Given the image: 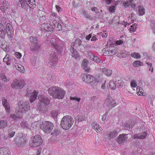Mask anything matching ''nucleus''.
<instances>
[{
    "instance_id": "obj_21",
    "label": "nucleus",
    "mask_w": 155,
    "mask_h": 155,
    "mask_svg": "<svg viewBox=\"0 0 155 155\" xmlns=\"http://www.w3.org/2000/svg\"><path fill=\"white\" fill-rule=\"evenodd\" d=\"M38 94V92L36 91H34L31 94L30 97V102L32 103L36 99Z\"/></svg>"
},
{
    "instance_id": "obj_24",
    "label": "nucleus",
    "mask_w": 155,
    "mask_h": 155,
    "mask_svg": "<svg viewBox=\"0 0 155 155\" xmlns=\"http://www.w3.org/2000/svg\"><path fill=\"white\" fill-rule=\"evenodd\" d=\"M14 66L17 70L20 72H23L24 71V68L21 64H14Z\"/></svg>"
},
{
    "instance_id": "obj_17",
    "label": "nucleus",
    "mask_w": 155,
    "mask_h": 155,
    "mask_svg": "<svg viewBox=\"0 0 155 155\" xmlns=\"http://www.w3.org/2000/svg\"><path fill=\"white\" fill-rule=\"evenodd\" d=\"M9 7L8 2L6 1H3L0 7V9L1 11L4 12Z\"/></svg>"
},
{
    "instance_id": "obj_15",
    "label": "nucleus",
    "mask_w": 155,
    "mask_h": 155,
    "mask_svg": "<svg viewBox=\"0 0 155 155\" xmlns=\"http://www.w3.org/2000/svg\"><path fill=\"white\" fill-rule=\"evenodd\" d=\"M2 104L5 109L7 112H9L10 108L9 104L7 102L6 99L5 98H3L2 99Z\"/></svg>"
},
{
    "instance_id": "obj_33",
    "label": "nucleus",
    "mask_w": 155,
    "mask_h": 155,
    "mask_svg": "<svg viewBox=\"0 0 155 155\" xmlns=\"http://www.w3.org/2000/svg\"><path fill=\"white\" fill-rule=\"evenodd\" d=\"M85 117L83 115H79L75 117V119L76 121H81L84 120Z\"/></svg>"
},
{
    "instance_id": "obj_41",
    "label": "nucleus",
    "mask_w": 155,
    "mask_h": 155,
    "mask_svg": "<svg viewBox=\"0 0 155 155\" xmlns=\"http://www.w3.org/2000/svg\"><path fill=\"white\" fill-rule=\"evenodd\" d=\"M30 39L31 43H37L38 42V40L36 37L32 36L30 38Z\"/></svg>"
},
{
    "instance_id": "obj_18",
    "label": "nucleus",
    "mask_w": 155,
    "mask_h": 155,
    "mask_svg": "<svg viewBox=\"0 0 155 155\" xmlns=\"http://www.w3.org/2000/svg\"><path fill=\"white\" fill-rule=\"evenodd\" d=\"M70 51L72 53V56L75 58L79 57V55L77 51L72 46H71L70 48Z\"/></svg>"
},
{
    "instance_id": "obj_61",
    "label": "nucleus",
    "mask_w": 155,
    "mask_h": 155,
    "mask_svg": "<svg viewBox=\"0 0 155 155\" xmlns=\"http://www.w3.org/2000/svg\"><path fill=\"white\" fill-rule=\"evenodd\" d=\"M107 116V114H104L102 117V120L104 121L106 119V117Z\"/></svg>"
},
{
    "instance_id": "obj_55",
    "label": "nucleus",
    "mask_w": 155,
    "mask_h": 155,
    "mask_svg": "<svg viewBox=\"0 0 155 155\" xmlns=\"http://www.w3.org/2000/svg\"><path fill=\"white\" fill-rule=\"evenodd\" d=\"M115 8L114 6H112L110 7L109 8V11L110 12H113L115 10Z\"/></svg>"
},
{
    "instance_id": "obj_2",
    "label": "nucleus",
    "mask_w": 155,
    "mask_h": 155,
    "mask_svg": "<svg viewBox=\"0 0 155 155\" xmlns=\"http://www.w3.org/2000/svg\"><path fill=\"white\" fill-rule=\"evenodd\" d=\"M15 112L19 115L25 113L30 109V104L27 101H20L18 103Z\"/></svg>"
},
{
    "instance_id": "obj_4",
    "label": "nucleus",
    "mask_w": 155,
    "mask_h": 155,
    "mask_svg": "<svg viewBox=\"0 0 155 155\" xmlns=\"http://www.w3.org/2000/svg\"><path fill=\"white\" fill-rule=\"evenodd\" d=\"M38 99L39 100L38 106L39 110L44 112L46 110V106L50 103V98L46 96L41 95L39 96Z\"/></svg>"
},
{
    "instance_id": "obj_49",
    "label": "nucleus",
    "mask_w": 155,
    "mask_h": 155,
    "mask_svg": "<svg viewBox=\"0 0 155 155\" xmlns=\"http://www.w3.org/2000/svg\"><path fill=\"white\" fill-rule=\"evenodd\" d=\"M93 61H95L97 63L100 62H101V60L99 58H98L97 56H95V55L94 57Z\"/></svg>"
},
{
    "instance_id": "obj_13",
    "label": "nucleus",
    "mask_w": 155,
    "mask_h": 155,
    "mask_svg": "<svg viewBox=\"0 0 155 155\" xmlns=\"http://www.w3.org/2000/svg\"><path fill=\"white\" fill-rule=\"evenodd\" d=\"M91 126L92 128L97 133L99 134L101 133L102 129L96 122L93 123Z\"/></svg>"
},
{
    "instance_id": "obj_46",
    "label": "nucleus",
    "mask_w": 155,
    "mask_h": 155,
    "mask_svg": "<svg viewBox=\"0 0 155 155\" xmlns=\"http://www.w3.org/2000/svg\"><path fill=\"white\" fill-rule=\"evenodd\" d=\"M131 4L127 1H125L123 4V5L124 8H127L130 6Z\"/></svg>"
},
{
    "instance_id": "obj_37",
    "label": "nucleus",
    "mask_w": 155,
    "mask_h": 155,
    "mask_svg": "<svg viewBox=\"0 0 155 155\" xmlns=\"http://www.w3.org/2000/svg\"><path fill=\"white\" fill-rule=\"evenodd\" d=\"M139 11L140 14L141 15L144 14V9L142 6L140 5L139 6Z\"/></svg>"
},
{
    "instance_id": "obj_8",
    "label": "nucleus",
    "mask_w": 155,
    "mask_h": 155,
    "mask_svg": "<svg viewBox=\"0 0 155 155\" xmlns=\"http://www.w3.org/2000/svg\"><path fill=\"white\" fill-rule=\"evenodd\" d=\"M82 80L87 83H90L95 80V78L90 75H82Z\"/></svg>"
},
{
    "instance_id": "obj_27",
    "label": "nucleus",
    "mask_w": 155,
    "mask_h": 155,
    "mask_svg": "<svg viewBox=\"0 0 155 155\" xmlns=\"http://www.w3.org/2000/svg\"><path fill=\"white\" fill-rule=\"evenodd\" d=\"M0 78L1 80L4 82L5 83H7L9 81V79H7L5 75V74L2 73L0 74Z\"/></svg>"
},
{
    "instance_id": "obj_38",
    "label": "nucleus",
    "mask_w": 155,
    "mask_h": 155,
    "mask_svg": "<svg viewBox=\"0 0 155 155\" xmlns=\"http://www.w3.org/2000/svg\"><path fill=\"white\" fill-rule=\"evenodd\" d=\"M109 84L110 87L111 89L114 90L116 88V85L114 81H111Z\"/></svg>"
},
{
    "instance_id": "obj_50",
    "label": "nucleus",
    "mask_w": 155,
    "mask_h": 155,
    "mask_svg": "<svg viewBox=\"0 0 155 155\" xmlns=\"http://www.w3.org/2000/svg\"><path fill=\"white\" fill-rule=\"evenodd\" d=\"M0 31L1 32V33L0 34V37L2 38H3L5 37L6 34V32L5 31H4V30L1 31Z\"/></svg>"
},
{
    "instance_id": "obj_25",
    "label": "nucleus",
    "mask_w": 155,
    "mask_h": 155,
    "mask_svg": "<svg viewBox=\"0 0 155 155\" xmlns=\"http://www.w3.org/2000/svg\"><path fill=\"white\" fill-rule=\"evenodd\" d=\"M18 89L22 88L25 85V81L23 79L17 80Z\"/></svg>"
},
{
    "instance_id": "obj_29",
    "label": "nucleus",
    "mask_w": 155,
    "mask_h": 155,
    "mask_svg": "<svg viewBox=\"0 0 155 155\" xmlns=\"http://www.w3.org/2000/svg\"><path fill=\"white\" fill-rule=\"evenodd\" d=\"M28 5L31 8H33L35 7L36 5L34 0H30L28 1Z\"/></svg>"
},
{
    "instance_id": "obj_6",
    "label": "nucleus",
    "mask_w": 155,
    "mask_h": 155,
    "mask_svg": "<svg viewBox=\"0 0 155 155\" xmlns=\"http://www.w3.org/2000/svg\"><path fill=\"white\" fill-rule=\"evenodd\" d=\"M42 140L41 136L38 135H36L33 138L32 140L30 141L29 145L32 147H36L39 146L42 144Z\"/></svg>"
},
{
    "instance_id": "obj_40",
    "label": "nucleus",
    "mask_w": 155,
    "mask_h": 155,
    "mask_svg": "<svg viewBox=\"0 0 155 155\" xmlns=\"http://www.w3.org/2000/svg\"><path fill=\"white\" fill-rule=\"evenodd\" d=\"M10 117L15 120H17L21 118L22 116H17L14 114H11L10 115Z\"/></svg>"
},
{
    "instance_id": "obj_60",
    "label": "nucleus",
    "mask_w": 155,
    "mask_h": 155,
    "mask_svg": "<svg viewBox=\"0 0 155 155\" xmlns=\"http://www.w3.org/2000/svg\"><path fill=\"white\" fill-rule=\"evenodd\" d=\"M117 105V103L114 102H114L113 103H112V104L110 105V107L111 108L113 107H114L116 106Z\"/></svg>"
},
{
    "instance_id": "obj_28",
    "label": "nucleus",
    "mask_w": 155,
    "mask_h": 155,
    "mask_svg": "<svg viewBox=\"0 0 155 155\" xmlns=\"http://www.w3.org/2000/svg\"><path fill=\"white\" fill-rule=\"evenodd\" d=\"M0 155H9L7 148H0Z\"/></svg>"
},
{
    "instance_id": "obj_14",
    "label": "nucleus",
    "mask_w": 155,
    "mask_h": 155,
    "mask_svg": "<svg viewBox=\"0 0 155 155\" xmlns=\"http://www.w3.org/2000/svg\"><path fill=\"white\" fill-rule=\"evenodd\" d=\"M32 124L31 123L23 121L21 124V125L22 128L26 129L31 130Z\"/></svg>"
},
{
    "instance_id": "obj_5",
    "label": "nucleus",
    "mask_w": 155,
    "mask_h": 155,
    "mask_svg": "<svg viewBox=\"0 0 155 155\" xmlns=\"http://www.w3.org/2000/svg\"><path fill=\"white\" fill-rule=\"evenodd\" d=\"M53 128V123L50 121H44L41 124L40 128L45 133H46L51 132Z\"/></svg>"
},
{
    "instance_id": "obj_36",
    "label": "nucleus",
    "mask_w": 155,
    "mask_h": 155,
    "mask_svg": "<svg viewBox=\"0 0 155 155\" xmlns=\"http://www.w3.org/2000/svg\"><path fill=\"white\" fill-rule=\"evenodd\" d=\"M131 56L137 59H139L140 57V55L137 53L134 52L131 54Z\"/></svg>"
},
{
    "instance_id": "obj_32",
    "label": "nucleus",
    "mask_w": 155,
    "mask_h": 155,
    "mask_svg": "<svg viewBox=\"0 0 155 155\" xmlns=\"http://www.w3.org/2000/svg\"><path fill=\"white\" fill-rule=\"evenodd\" d=\"M137 94L139 95H143V89L139 86L137 87Z\"/></svg>"
},
{
    "instance_id": "obj_64",
    "label": "nucleus",
    "mask_w": 155,
    "mask_h": 155,
    "mask_svg": "<svg viewBox=\"0 0 155 155\" xmlns=\"http://www.w3.org/2000/svg\"><path fill=\"white\" fill-rule=\"evenodd\" d=\"M115 50V49H114V48H110L109 49V51H110V52L112 53H113V52H114V53H115V52L114 51Z\"/></svg>"
},
{
    "instance_id": "obj_52",
    "label": "nucleus",
    "mask_w": 155,
    "mask_h": 155,
    "mask_svg": "<svg viewBox=\"0 0 155 155\" xmlns=\"http://www.w3.org/2000/svg\"><path fill=\"white\" fill-rule=\"evenodd\" d=\"M70 99L71 100H75L78 101V102H79L80 100V98H77V97H70Z\"/></svg>"
},
{
    "instance_id": "obj_43",
    "label": "nucleus",
    "mask_w": 155,
    "mask_h": 155,
    "mask_svg": "<svg viewBox=\"0 0 155 155\" xmlns=\"http://www.w3.org/2000/svg\"><path fill=\"white\" fill-rule=\"evenodd\" d=\"M15 131H12V132L9 133L8 136H5L4 138L5 139H7L8 138V137H9V138H11L12 137H13L15 134Z\"/></svg>"
},
{
    "instance_id": "obj_45",
    "label": "nucleus",
    "mask_w": 155,
    "mask_h": 155,
    "mask_svg": "<svg viewBox=\"0 0 155 155\" xmlns=\"http://www.w3.org/2000/svg\"><path fill=\"white\" fill-rule=\"evenodd\" d=\"M130 85L132 87H135L137 86V82L135 80H132L130 83Z\"/></svg>"
},
{
    "instance_id": "obj_23",
    "label": "nucleus",
    "mask_w": 155,
    "mask_h": 155,
    "mask_svg": "<svg viewBox=\"0 0 155 155\" xmlns=\"http://www.w3.org/2000/svg\"><path fill=\"white\" fill-rule=\"evenodd\" d=\"M38 16L41 18V20H45V12L43 10L39 9L38 11Z\"/></svg>"
},
{
    "instance_id": "obj_22",
    "label": "nucleus",
    "mask_w": 155,
    "mask_h": 155,
    "mask_svg": "<svg viewBox=\"0 0 155 155\" xmlns=\"http://www.w3.org/2000/svg\"><path fill=\"white\" fill-rule=\"evenodd\" d=\"M8 122L6 120H0V129L4 128L8 125Z\"/></svg>"
},
{
    "instance_id": "obj_48",
    "label": "nucleus",
    "mask_w": 155,
    "mask_h": 155,
    "mask_svg": "<svg viewBox=\"0 0 155 155\" xmlns=\"http://www.w3.org/2000/svg\"><path fill=\"white\" fill-rule=\"evenodd\" d=\"M88 62V61L87 60H83L82 64V65L83 66L84 68L87 66Z\"/></svg>"
},
{
    "instance_id": "obj_34",
    "label": "nucleus",
    "mask_w": 155,
    "mask_h": 155,
    "mask_svg": "<svg viewBox=\"0 0 155 155\" xmlns=\"http://www.w3.org/2000/svg\"><path fill=\"white\" fill-rule=\"evenodd\" d=\"M143 64V63L139 61H134L133 64V65L134 67H137L139 65H142Z\"/></svg>"
},
{
    "instance_id": "obj_7",
    "label": "nucleus",
    "mask_w": 155,
    "mask_h": 155,
    "mask_svg": "<svg viewBox=\"0 0 155 155\" xmlns=\"http://www.w3.org/2000/svg\"><path fill=\"white\" fill-rule=\"evenodd\" d=\"M15 141L16 144L18 146H23L25 145L27 142L26 137L22 135L17 136L15 139Z\"/></svg>"
},
{
    "instance_id": "obj_11",
    "label": "nucleus",
    "mask_w": 155,
    "mask_h": 155,
    "mask_svg": "<svg viewBox=\"0 0 155 155\" xmlns=\"http://www.w3.org/2000/svg\"><path fill=\"white\" fill-rule=\"evenodd\" d=\"M56 56V54L55 53L53 52V54H51L49 57L51 59L50 61V64L54 68L56 67L57 64V62L56 61L57 59Z\"/></svg>"
},
{
    "instance_id": "obj_30",
    "label": "nucleus",
    "mask_w": 155,
    "mask_h": 155,
    "mask_svg": "<svg viewBox=\"0 0 155 155\" xmlns=\"http://www.w3.org/2000/svg\"><path fill=\"white\" fill-rule=\"evenodd\" d=\"M17 79H15L13 80L11 84V87L14 89H18Z\"/></svg>"
},
{
    "instance_id": "obj_10",
    "label": "nucleus",
    "mask_w": 155,
    "mask_h": 155,
    "mask_svg": "<svg viewBox=\"0 0 155 155\" xmlns=\"http://www.w3.org/2000/svg\"><path fill=\"white\" fill-rule=\"evenodd\" d=\"M6 31L7 34L8 36H10V38H12L13 36V31L11 25L9 23H8L6 27Z\"/></svg>"
},
{
    "instance_id": "obj_1",
    "label": "nucleus",
    "mask_w": 155,
    "mask_h": 155,
    "mask_svg": "<svg viewBox=\"0 0 155 155\" xmlns=\"http://www.w3.org/2000/svg\"><path fill=\"white\" fill-rule=\"evenodd\" d=\"M48 93L53 97L58 99H63L65 91L63 89L58 87H51L48 90Z\"/></svg>"
},
{
    "instance_id": "obj_53",
    "label": "nucleus",
    "mask_w": 155,
    "mask_h": 155,
    "mask_svg": "<svg viewBox=\"0 0 155 155\" xmlns=\"http://www.w3.org/2000/svg\"><path fill=\"white\" fill-rule=\"evenodd\" d=\"M53 45L54 46V47L55 49L57 50L58 51H60L61 49V47L59 45H56V44H53Z\"/></svg>"
},
{
    "instance_id": "obj_39",
    "label": "nucleus",
    "mask_w": 155,
    "mask_h": 155,
    "mask_svg": "<svg viewBox=\"0 0 155 155\" xmlns=\"http://www.w3.org/2000/svg\"><path fill=\"white\" fill-rule=\"evenodd\" d=\"M137 25L136 24H134L130 26L131 28L129 29L130 32L132 33L135 31Z\"/></svg>"
},
{
    "instance_id": "obj_56",
    "label": "nucleus",
    "mask_w": 155,
    "mask_h": 155,
    "mask_svg": "<svg viewBox=\"0 0 155 155\" xmlns=\"http://www.w3.org/2000/svg\"><path fill=\"white\" fill-rule=\"evenodd\" d=\"M84 15L85 17L86 18H90L91 19H93V17H91V16H89L87 13L86 12H85L84 14Z\"/></svg>"
},
{
    "instance_id": "obj_54",
    "label": "nucleus",
    "mask_w": 155,
    "mask_h": 155,
    "mask_svg": "<svg viewBox=\"0 0 155 155\" xmlns=\"http://www.w3.org/2000/svg\"><path fill=\"white\" fill-rule=\"evenodd\" d=\"M15 55L17 58L18 59L20 58L21 56V54L18 52H15Z\"/></svg>"
},
{
    "instance_id": "obj_19",
    "label": "nucleus",
    "mask_w": 155,
    "mask_h": 155,
    "mask_svg": "<svg viewBox=\"0 0 155 155\" xmlns=\"http://www.w3.org/2000/svg\"><path fill=\"white\" fill-rule=\"evenodd\" d=\"M30 46V50L33 51H37L40 48V45L38 43H31Z\"/></svg>"
},
{
    "instance_id": "obj_42",
    "label": "nucleus",
    "mask_w": 155,
    "mask_h": 155,
    "mask_svg": "<svg viewBox=\"0 0 155 155\" xmlns=\"http://www.w3.org/2000/svg\"><path fill=\"white\" fill-rule=\"evenodd\" d=\"M61 134V131L60 130H59L58 129H56L54 130L53 132H52L51 133V134L53 135H58Z\"/></svg>"
},
{
    "instance_id": "obj_51",
    "label": "nucleus",
    "mask_w": 155,
    "mask_h": 155,
    "mask_svg": "<svg viewBox=\"0 0 155 155\" xmlns=\"http://www.w3.org/2000/svg\"><path fill=\"white\" fill-rule=\"evenodd\" d=\"M91 10L92 12H94L96 13H98L99 12V9L96 7H93L91 8Z\"/></svg>"
},
{
    "instance_id": "obj_35",
    "label": "nucleus",
    "mask_w": 155,
    "mask_h": 155,
    "mask_svg": "<svg viewBox=\"0 0 155 155\" xmlns=\"http://www.w3.org/2000/svg\"><path fill=\"white\" fill-rule=\"evenodd\" d=\"M48 25L46 24H43L41 25V27H44L43 29H44L45 31H52V29L51 28L49 27L48 28Z\"/></svg>"
},
{
    "instance_id": "obj_16",
    "label": "nucleus",
    "mask_w": 155,
    "mask_h": 155,
    "mask_svg": "<svg viewBox=\"0 0 155 155\" xmlns=\"http://www.w3.org/2000/svg\"><path fill=\"white\" fill-rule=\"evenodd\" d=\"M121 130L118 128H117L114 130L109 132L108 134V136L111 138L115 137L117 134Z\"/></svg>"
},
{
    "instance_id": "obj_12",
    "label": "nucleus",
    "mask_w": 155,
    "mask_h": 155,
    "mask_svg": "<svg viewBox=\"0 0 155 155\" xmlns=\"http://www.w3.org/2000/svg\"><path fill=\"white\" fill-rule=\"evenodd\" d=\"M147 134V133L146 131L142 133L134 134L133 137L134 139H144Z\"/></svg>"
},
{
    "instance_id": "obj_63",
    "label": "nucleus",
    "mask_w": 155,
    "mask_h": 155,
    "mask_svg": "<svg viewBox=\"0 0 155 155\" xmlns=\"http://www.w3.org/2000/svg\"><path fill=\"white\" fill-rule=\"evenodd\" d=\"M94 56L93 54H91L89 55V57L91 60L93 61Z\"/></svg>"
},
{
    "instance_id": "obj_58",
    "label": "nucleus",
    "mask_w": 155,
    "mask_h": 155,
    "mask_svg": "<svg viewBox=\"0 0 155 155\" xmlns=\"http://www.w3.org/2000/svg\"><path fill=\"white\" fill-rule=\"evenodd\" d=\"M125 53L124 54V52H123L122 53H121V54H122V57H123V58L126 57L127 55H128V52H125Z\"/></svg>"
},
{
    "instance_id": "obj_26",
    "label": "nucleus",
    "mask_w": 155,
    "mask_h": 155,
    "mask_svg": "<svg viewBox=\"0 0 155 155\" xmlns=\"http://www.w3.org/2000/svg\"><path fill=\"white\" fill-rule=\"evenodd\" d=\"M101 71L107 76H110L111 74V71L109 69H106V68H104L102 69Z\"/></svg>"
},
{
    "instance_id": "obj_20",
    "label": "nucleus",
    "mask_w": 155,
    "mask_h": 155,
    "mask_svg": "<svg viewBox=\"0 0 155 155\" xmlns=\"http://www.w3.org/2000/svg\"><path fill=\"white\" fill-rule=\"evenodd\" d=\"M114 100L110 96L108 95L107 97L105 100V102L107 105L109 107L111 104L114 102Z\"/></svg>"
},
{
    "instance_id": "obj_44",
    "label": "nucleus",
    "mask_w": 155,
    "mask_h": 155,
    "mask_svg": "<svg viewBox=\"0 0 155 155\" xmlns=\"http://www.w3.org/2000/svg\"><path fill=\"white\" fill-rule=\"evenodd\" d=\"M81 43V40L79 39H77L75 41L74 45L76 46H79Z\"/></svg>"
},
{
    "instance_id": "obj_57",
    "label": "nucleus",
    "mask_w": 155,
    "mask_h": 155,
    "mask_svg": "<svg viewBox=\"0 0 155 155\" xmlns=\"http://www.w3.org/2000/svg\"><path fill=\"white\" fill-rule=\"evenodd\" d=\"M105 1L108 5H110L113 2V0H105Z\"/></svg>"
},
{
    "instance_id": "obj_47",
    "label": "nucleus",
    "mask_w": 155,
    "mask_h": 155,
    "mask_svg": "<svg viewBox=\"0 0 155 155\" xmlns=\"http://www.w3.org/2000/svg\"><path fill=\"white\" fill-rule=\"evenodd\" d=\"M58 112L57 111H53L51 113V116L54 118H56L58 115Z\"/></svg>"
},
{
    "instance_id": "obj_62",
    "label": "nucleus",
    "mask_w": 155,
    "mask_h": 155,
    "mask_svg": "<svg viewBox=\"0 0 155 155\" xmlns=\"http://www.w3.org/2000/svg\"><path fill=\"white\" fill-rule=\"evenodd\" d=\"M4 30V26L0 22V31Z\"/></svg>"
},
{
    "instance_id": "obj_31",
    "label": "nucleus",
    "mask_w": 155,
    "mask_h": 155,
    "mask_svg": "<svg viewBox=\"0 0 155 155\" xmlns=\"http://www.w3.org/2000/svg\"><path fill=\"white\" fill-rule=\"evenodd\" d=\"M21 6L23 8H25L26 6L28 5V2L25 0H19Z\"/></svg>"
},
{
    "instance_id": "obj_59",
    "label": "nucleus",
    "mask_w": 155,
    "mask_h": 155,
    "mask_svg": "<svg viewBox=\"0 0 155 155\" xmlns=\"http://www.w3.org/2000/svg\"><path fill=\"white\" fill-rule=\"evenodd\" d=\"M116 43L117 44L120 45L123 43V41L122 40H117L116 41Z\"/></svg>"
},
{
    "instance_id": "obj_9",
    "label": "nucleus",
    "mask_w": 155,
    "mask_h": 155,
    "mask_svg": "<svg viewBox=\"0 0 155 155\" xmlns=\"http://www.w3.org/2000/svg\"><path fill=\"white\" fill-rule=\"evenodd\" d=\"M128 134H120L116 139V140L119 144L125 142L128 139Z\"/></svg>"
},
{
    "instance_id": "obj_3",
    "label": "nucleus",
    "mask_w": 155,
    "mask_h": 155,
    "mask_svg": "<svg viewBox=\"0 0 155 155\" xmlns=\"http://www.w3.org/2000/svg\"><path fill=\"white\" fill-rule=\"evenodd\" d=\"M74 120L70 116L66 115L62 118L61 126L62 128L66 130H69L74 124Z\"/></svg>"
}]
</instances>
